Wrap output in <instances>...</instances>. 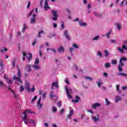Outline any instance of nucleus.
Segmentation results:
<instances>
[{"label": "nucleus", "instance_id": "obj_1", "mask_svg": "<svg viewBox=\"0 0 127 127\" xmlns=\"http://www.w3.org/2000/svg\"><path fill=\"white\" fill-rule=\"evenodd\" d=\"M52 13L53 16L52 18V20L57 21V20H58V13L57 12V11L54 10H52Z\"/></svg>", "mask_w": 127, "mask_h": 127}, {"label": "nucleus", "instance_id": "obj_2", "mask_svg": "<svg viewBox=\"0 0 127 127\" xmlns=\"http://www.w3.org/2000/svg\"><path fill=\"white\" fill-rule=\"evenodd\" d=\"M65 89L66 92V96L68 98V99H72L73 97H72V96H71V92H72V89L68 88V87L65 86Z\"/></svg>", "mask_w": 127, "mask_h": 127}, {"label": "nucleus", "instance_id": "obj_3", "mask_svg": "<svg viewBox=\"0 0 127 127\" xmlns=\"http://www.w3.org/2000/svg\"><path fill=\"white\" fill-rule=\"evenodd\" d=\"M32 16L33 18L30 19V23L32 24H34L36 21V19L35 18V17H36V15H35V14H33Z\"/></svg>", "mask_w": 127, "mask_h": 127}, {"label": "nucleus", "instance_id": "obj_4", "mask_svg": "<svg viewBox=\"0 0 127 127\" xmlns=\"http://www.w3.org/2000/svg\"><path fill=\"white\" fill-rule=\"evenodd\" d=\"M25 70L26 71V72H27V73L31 72V67L30 66V64H27L25 65Z\"/></svg>", "mask_w": 127, "mask_h": 127}, {"label": "nucleus", "instance_id": "obj_5", "mask_svg": "<svg viewBox=\"0 0 127 127\" xmlns=\"http://www.w3.org/2000/svg\"><path fill=\"white\" fill-rule=\"evenodd\" d=\"M64 35L67 40H71V37L68 35V30H65L64 31Z\"/></svg>", "mask_w": 127, "mask_h": 127}, {"label": "nucleus", "instance_id": "obj_6", "mask_svg": "<svg viewBox=\"0 0 127 127\" xmlns=\"http://www.w3.org/2000/svg\"><path fill=\"white\" fill-rule=\"evenodd\" d=\"M45 5H44V8L45 10H48V9H50L51 7L48 6V0H45Z\"/></svg>", "mask_w": 127, "mask_h": 127}, {"label": "nucleus", "instance_id": "obj_7", "mask_svg": "<svg viewBox=\"0 0 127 127\" xmlns=\"http://www.w3.org/2000/svg\"><path fill=\"white\" fill-rule=\"evenodd\" d=\"M23 118V121L24 122L25 125H27V124H29L30 120H28L27 119V116L26 115H24V117Z\"/></svg>", "mask_w": 127, "mask_h": 127}, {"label": "nucleus", "instance_id": "obj_8", "mask_svg": "<svg viewBox=\"0 0 127 127\" xmlns=\"http://www.w3.org/2000/svg\"><path fill=\"white\" fill-rule=\"evenodd\" d=\"M26 58L29 62L31 61L33 58L32 54L31 53H28L26 55Z\"/></svg>", "mask_w": 127, "mask_h": 127}, {"label": "nucleus", "instance_id": "obj_9", "mask_svg": "<svg viewBox=\"0 0 127 127\" xmlns=\"http://www.w3.org/2000/svg\"><path fill=\"white\" fill-rule=\"evenodd\" d=\"M27 113H29L30 114H33V111H32L29 109H26L23 113V116H27Z\"/></svg>", "mask_w": 127, "mask_h": 127}, {"label": "nucleus", "instance_id": "obj_10", "mask_svg": "<svg viewBox=\"0 0 127 127\" xmlns=\"http://www.w3.org/2000/svg\"><path fill=\"white\" fill-rule=\"evenodd\" d=\"M58 51L60 53H64V52L65 51V49H64V48L63 46H61L58 49Z\"/></svg>", "mask_w": 127, "mask_h": 127}, {"label": "nucleus", "instance_id": "obj_11", "mask_svg": "<svg viewBox=\"0 0 127 127\" xmlns=\"http://www.w3.org/2000/svg\"><path fill=\"white\" fill-rule=\"evenodd\" d=\"M125 65V64H120L118 65V70L119 72H123V68H122V67L124 66Z\"/></svg>", "mask_w": 127, "mask_h": 127}, {"label": "nucleus", "instance_id": "obj_12", "mask_svg": "<svg viewBox=\"0 0 127 127\" xmlns=\"http://www.w3.org/2000/svg\"><path fill=\"white\" fill-rule=\"evenodd\" d=\"M91 119L92 121H94V123H97L98 121H100V119L99 118V116H98V117L91 116Z\"/></svg>", "mask_w": 127, "mask_h": 127}, {"label": "nucleus", "instance_id": "obj_13", "mask_svg": "<svg viewBox=\"0 0 127 127\" xmlns=\"http://www.w3.org/2000/svg\"><path fill=\"white\" fill-rule=\"evenodd\" d=\"M69 114L67 116V119L69 120H71V117H72V115H74V110H71L70 111Z\"/></svg>", "mask_w": 127, "mask_h": 127}, {"label": "nucleus", "instance_id": "obj_14", "mask_svg": "<svg viewBox=\"0 0 127 127\" xmlns=\"http://www.w3.org/2000/svg\"><path fill=\"white\" fill-rule=\"evenodd\" d=\"M127 59L126 57H123L122 58L120 59L119 63L120 64H125L123 63V61H127Z\"/></svg>", "mask_w": 127, "mask_h": 127}, {"label": "nucleus", "instance_id": "obj_15", "mask_svg": "<svg viewBox=\"0 0 127 127\" xmlns=\"http://www.w3.org/2000/svg\"><path fill=\"white\" fill-rule=\"evenodd\" d=\"M97 107H101V104L100 103H96L92 106V108H93V109H95V110H96Z\"/></svg>", "mask_w": 127, "mask_h": 127}, {"label": "nucleus", "instance_id": "obj_16", "mask_svg": "<svg viewBox=\"0 0 127 127\" xmlns=\"http://www.w3.org/2000/svg\"><path fill=\"white\" fill-rule=\"evenodd\" d=\"M32 67L36 70H39V69H40V66L39 65H32Z\"/></svg>", "mask_w": 127, "mask_h": 127}, {"label": "nucleus", "instance_id": "obj_17", "mask_svg": "<svg viewBox=\"0 0 127 127\" xmlns=\"http://www.w3.org/2000/svg\"><path fill=\"white\" fill-rule=\"evenodd\" d=\"M13 79L14 80H17L18 82H19V83H21V84H22V81H21V79H20V78L14 76Z\"/></svg>", "mask_w": 127, "mask_h": 127}, {"label": "nucleus", "instance_id": "obj_18", "mask_svg": "<svg viewBox=\"0 0 127 127\" xmlns=\"http://www.w3.org/2000/svg\"><path fill=\"white\" fill-rule=\"evenodd\" d=\"M17 68L18 69V72L17 74V76L18 77H19L20 78H21V73L20 72V69H19V67H18V66H17Z\"/></svg>", "mask_w": 127, "mask_h": 127}, {"label": "nucleus", "instance_id": "obj_19", "mask_svg": "<svg viewBox=\"0 0 127 127\" xmlns=\"http://www.w3.org/2000/svg\"><path fill=\"white\" fill-rule=\"evenodd\" d=\"M27 85H28L27 86L25 87V89L27 92H30V88H29V83L27 82Z\"/></svg>", "mask_w": 127, "mask_h": 127}, {"label": "nucleus", "instance_id": "obj_20", "mask_svg": "<svg viewBox=\"0 0 127 127\" xmlns=\"http://www.w3.org/2000/svg\"><path fill=\"white\" fill-rule=\"evenodd\" d=\"M0 66L1 67V70H3V62H2L1 59L0 60Z\"/></svg>", "mask_w": 127, "mask_h": 127}, {"label": "nucleus", "instance_id": "obj_21", "mask_svg": "<svg viewBox=\"0 0 127 127\" xmlns=\"http://www.w3.org/2000/svg\"><path fill=\"white\" fill-rule=\"evenodd\" d=\"M110 55V53H109V51L105 50L104 51V56L105 57H108Z\"/></svg>", "mask_w": 127, "mask_h": 127}, {"label": "nucleus", "instance_id": "obj_22", "mask_svg": "<svg viewBox=\"0 0 127 127\" xmlns=\"http://www.w3.org/2000/svg\"><path fill=\"white\" fill-rule=\"evenodd\" d=\"M118 75L119 76H122V77H127V74L126 73H122V72H119L118 73Z\"/></svg>", "mask_w": 127, "mask_h": 127}, {"label": "nucleus", "instance_id": "obj_23", "mask_svg": "<svg viewBox=\"0 0 127 127\" xmlns=\"http://www.w3.org/2000/svg\"><path fill=\"white\" fill-rule=\"evenodd\" d=\"M41 34H44V31L41 30L40 31L38 34V37H41Z\"/></svg>", "mask_w": 127, "mask_h": 127}, {"label": "nucleus", "instance_id": "obj_24", "mask_svg": "<svg viewBox=\"0 0 127 127\" xmlns=\"http://www.w3.org/2000/svg\"><path fill=\"white\" fill-rule=\"evenodd\" d=\"M56 96L55 95V94L53 95V91H52L50 94V97L51 98V99H53V98Z\"/></svg>", "mask_w": 127, "mask_h": 127}, {"label": "nucleus", "instance_id": "obj_25", "mask_svg": "<svg viewBox=\"0 0 127 127\" xmlns=\"http://www.w3.org/2000/svg\"><path fill=\"white\" fill-rule=\"evenodd\" d=\"M116 26L118 30H121L122 29V26L119 23H116Z\"/></svg>", "mask_w": 127, "mask_h": 127}, {"label": "nucleus", "instance_id": "obj_26", "mask_svg": "<svg viewBox=\"0 0 127 127\" xmlns=\"http://www.w3.org/2000/svg\"><path fill=\"white\" fill-rule=\"evenodd\" d=\"M0 86L2 88H3V87H6V85H5L4 83H3V82H2V81H0Z\"/></svg>", "mask_w": 127, "mask_h": 127}, {"label": "nucleus", "instance_id": "obj_27", "mask_svg": "<svg viewBox=\"0 0 127 127\" xmlns=\"http://www.w3.org/2000/svg\"><path fill=\"white\" fill-rule=\"evenodd\" d=\"M111 63L113 65H117V64H118V62L117 61V60H114L112 61Z\"/></svg>", "mask_w": 127, "mask_h": 127}, {"label": "nucleus", "instance_id": "obj_28", "mask_svg": "<svg viewBox=\"0 0 127 127\" xmlns=\"http://www.w3.org/2000/svg\"><path fill=\"white\" fill-rule=\"evenodd\" d=\"M97 55H98V56H99L100 58L103 57V54L100 51L97 52Z\"/></svg>", "mask_w": 127, "mask_h": 127}, {"label": "nucleus", "instance_id": "obj_29", "mask_svg": "<svg viewBox=\"0 0 127 127\" xmlns=\"http://www.w3.org/2000/svg\"><path fill=\"white\" fill-rule=\"evenodd\" d=\"M34 64H35V65H37V64H39V59L38 58L36 59L34 62Z\"/></svg>", "mask_w": 127, "mask_h": 127}, {"label": "nucleus", "instance_id": "obj_30", "mask_svg": "<svg viewBox=\"0 0 127 127\" xmlns=\"http://www.w3.org/2000/svg\"><path fill=\"white\" fill-rule=\"evenodd\" d=\"M118 50H119V51H120L121 53H125V51H124L123 49H122V48H121L120 47H118L117 48Z\"/></svg>", "mask_w": 127, "mask_h": 127}, {"label": "nucleus", "instance_id": "obj_31", "mask_svg": "<svg viewBox=\"0 0 127 127\" xmlns=\"http://www.w3.org/2000/svg\"><path fill=\"white\" fill-rule=\"evenodd\" d=\"M112 32V30H110L108 33L106 34V36L108 38H110V35Z\"/></svg>", "mask_w": 127, "mask_h": 127}, {"label": "nucleus", "instance_id": "obj_32", "mask_svg": "<svg viewBox=\"0 0 127 127\" xmlns=\"http://www.w3.org/2000/svg\"><path fill=\"white\" fill-rule=\"evenodd\" d=\"M52 111L53 113H56V112H57V108H56L55 106H54L52 107Z\"/></svg>", "mask_w": 127, "mask_h": 127}, {"label": "nucleus", "instance_id": "obj_33", "mask_svg": "<svg viewBox=\"0 0 127 127\" xmlns=\"http://www.w3.org/2000/svg\"><path fill=\"white\" fill-rule=\"evenodd\" d=\"M37 99V96H35L34 97V98H32V100H31V103L32 104H33V102H34V101H35Z\"/></svg>", "mask_w": 127, "mask_h": 127}, {"label": "nucleus", "instance_id": "obj_34", "mask_svg": "<svg viewBox=\"0 0 127 127\" xmlns=\"http://www.w3.org/2000/svg\"><path fill=\"white\" fill-rule=\"evenodd\" d=\"M53 84L54 86H55L56 88H58H58H59V85H58V83L54 82Z\"/></svg>", "mask_w": 127, "mask_h": 127}, {"label": "nucleus", "instance_id": "obj_35", "mask_svg": "<svg viewBox=\"0 0 127 127\" xmlns=\"http://www.w3.org/2000/svg\"><path fill=\"white\" fill-rule=\"evenodd\" d=\"M6 88L8 89L9 91H10L11 93H13V94H14V91L12 90H11V88H10V87L9 86H6Z\"/></svg>", "mask_w": 127, "mask_h": 127}, {"label": "nucleus", "instance_id": "obj_36", "mask_svg": "<svg viewBox=\"0 0 127 127\" xmlns=\"http://www.w3.org/2000/svg\"><path fill=\"white\" fill-rule=\"evenodd\" d=\"M14 67H15V60L12 62V68H14Z\"/></svg>", "mask_w": 127, "mask_h": 127}, {"label": "nucleus", "instance_id": "obj_37", "mask_svg": "<svg viewBox=\"0 0 127 127\" xmlns=\"http://www.w3.org/2000/svg\"><path fill=\"white\" fill-rule=\"evenodd\" d=\"M13 95H14V97L16 100H18V95L15 94V92L14 91V93H13Z\"/></svg>", "mask_w": 127, "mask_h": 127}, {"label": "nucleus", "instance_id": "obj_38", "mask_svg": "<svg viewBox=\"0 0 127 127\" xmlns=\"http://www.w3.org/2000/svg\"><path fill=\"white\" fill-rule=\"evenodd\" d=\"M111 64L109 63H106L105 64V66L106 68H109V67H110Z\"/></svg>", "mask_w": 127, "mask_h": 127}, {"label": "nucleus", "instance_id": "obj_39", "mask_svg": "<svg viewBox=\"0 0 127 127\" xmlns=\"http://www.w3.org/2000/svg\"><path fill=\"white\" fill-rule=\"evenodd\" d=\"M19 91L20 92H23V91H24V88L23 87V86H20Z\"/></svg>", "mask_w": 127, "mask_h": 127}, {"label": "nucleus", "instance_id": "obj_40", "mask_svg": "<svg viewBox=\"0 0 127 127\" xmlns=\"http://www.w3.org/2000/svg\"><path fill=\"white\" fill-rule=\"evenodd\" d=\"M99 38H100V36H97L93 38V41H95V40H98V39H99Z\"/></svg>", "mask_w": 127, "mask_h": 127}, {"label": "nucleus", "instance_id": "obj_41", "mask_svg": "<svg viewBox=\"0 0 127 127\" xmlns=\"http://www.w3.org/2000/svg\"><path fill=\"white\" fill-rule=\"evenodd\" d=\"M85 79H86V80H87L88 79V80H89V81H92V80H93L92 77H90V76H86L85 77Z\"/></svg>", "mask_w": 127, "mask_h": 127}, {"label": "nucleus", "instance_id": "obj_42", "mask_svg": "<svg viewBox=\"0 0 127 127\" xmlns=\"http://www.w3.org/2000/svg\"><path fill=\"white\" fill-rule=\"evenodd\" d=\"M94 15L95 16H97L98 17H99L100 16H102V14H98L96 12H94Z\"/></svg>", "mask_w": 127, "mask_h": 127}, {"label": "nucleus", "instance_id": "obj_43", "mask_svg": "<svg viewBox=\"0 0 127 127\" xmlns=\"http://www.w3.org/2000/svg\"><path fill=\"white\" fill-rule=\"evenodd\" d=\"M105 101L106 103V105L109 106L110 105V101H109V100H108V99L107 98H105Z\"/></svg>", "mask_w": 127, "mask_h": 127}, {"label": "nucleus", "instance_id": "obj_44", "mask_svg": "<svg viewBox=\"0 0 127 127\" xmlns=\"http://www.w3.org/2000/svg\"><path fill=\"white\" fill-rule=\"evenodd\" d=\"M64 112H65V109L63 108L60 110V113H61L62 115H63V113H64Z\"/></svg>", "mask_w": 127, "mask_h": 127}, {"label": "nucleus", "instance_id": "obj_45", "mask_svg": "<svg viewBox=\"0 0 127 127\" xmlns=\"http://www.w3.org/2000/svg\"><path fill=\"white\" fill-rule=\"evenodd\" d=\"M80 25L81 26H87V24H86V23H84V22H83V23H80Z\"/></svg>", "mask_w": 127, "mask_h": 127}, {"label": "nucleus", "instance_id": "obj_46", "mask_svg": "<svg viewBox=\"0 0 127 127\" xmlns=\"http://www.w3.org/2000/svg\"><path fill=\"white\" fill-rule=\"evenodd\" d=\"M35 91V87L33 86L31 89H30V92L33 93Z\"/></svg>", "mask_w": 127, "mask_h": 127}, {"label": "nucleus", "instance_id": "obj_47", "mask_svg": "<svg viewBox=\"0 0 127 127\" xmlns=\"http://www.w3.org/2000/svg\"><path fill=\"white\" fill-rule=\"evenodd\" d=\"M119 101H121V98L119 96H117L116 101L118 102Z\"/></svg>", "mask_w": 127, "mask_h": 127}, {"label": "nucleus", "instance_id": "obj_48", "mask_svg": "<svg viewBox=\"0 0 127 127\" xmlns=\"http://www.w3.org/2000/svg\"><path fill=\"white\" fill-rule=\"evenodd\" d=\"M37 41V39H35V40L34 41V42L32 43L33 46H34L35 44H36V41Z\"/></svg>", "mask_w": 127, "mask_h": 127}, {"label": "nucleus", "instance_id": "obj_49", "mask_svg": "<svg viewBox=\"0 0 127 127\" xmlns=\"http://www.w3.org/2000/svg\"><path fill=\"white\" fill-rule=\"evenodd\" d=\"M29 123H31L32 124H33V125H35V121L32 119L30 120Z\"/></svg>", "mask_w": 127, "mask_h": 127}, {"label": "nucleus", "instance_id": "obj_50", "mask_svg": "<svg viewBox=\"0 0 127 127\" xmlns=\"http://www.w3.org/2000/svg\"><path fill=\"white\" fill-rule=\"evenodd\" d=\"M73 47H74V48H76V49L79 48V47L76 44H73Z\"/></svg>", "mask_w": 127, "mask_h": 127}, {"label": "nucleus", "instance_id": "obj_51", "mask_svg": "<svg viewBox=\"0 0 127 127\" xmlns=\"http://www.w3.org/2000/svg\"><path fill=\"white\" fill-rule=\"evenodd\" d=\"M58 107L60 108V107H61L62 105V103H61V101H59V102H58Z\"/></svg>", "mask_w": 127, "mask_h": 127}, {"label": "nucleus", "instance_id": "obj_52", "mask_svg": "<svg viewBox=\"0 0 127 127\" xmlns=\"http://www.w3.org/2000/svg\"><path fill=\"white\" fill-rule=\"evenodd\" d=\"M72 103H74L75 104H76V103H78V102H79V100H72Z\"/></svg>", "mask_w": 127, "mask_h": 127}, {"label": "nucleus", "instance_id": "obj_53", "mask_svg": "<svg viewBox=\"0 0 127 127\" xmlns=\"http://www.w3.org/2000/svg\"><path fill=\"white\" fill-rule=\"evenodd\" d=\"M65 83H66V84H67L68 85H69V84H70V83L69 82V80L68 79H66L64 80Z\"/></svg>", "mask_w": 127, "mask_h": 127}, {"label": "nucleus", "instance_id": "obj_54", "mask_svg": "<svg viewBox=\"0 0 127 127\" xmlns=\"http://www.w3.org/2000/svg\"><path fill=\"white\" fill-rule=\"evenodd\" d=\"M97 85H98V86L99 87H101V85H103V83L102 82H97Z\"/></svg>", "mask_w": 127, "mask_h": 127}, {"label": "nucleus", "instance_id": "obj_55", "mask_svg": "<svg viewBox=\"0 0 127 127\" xmlns=\"http://www.w3.org/2000/svg\"><path fill=\"white\" fill-rule=\"evenodd\" d=\"M61 27L62 29H64V28H65V26H64V23H63V22H62Z\"/></svg>", "mask_w": 127, "mask_h": 127}, {"label": "nucleus", "instance_id": "obj_56", "mask_svg": "<svg viewBox=\"0 0 127 127\" xmlns=\"http://www.w3.org/2000/svg\"><path fill=\"white\" fill-rule=\"evenodd\" d=\"M6 80L8 82L12 83V81H11V80H10V79L8 78V77L6 78Z\"/></svg>", "mask_w": 127, "mask_h": 127}, {"label": "nucleus", "instance_id": "obj_57", "mask_svg": "<svg viewBox=\"0 0 127 127\" xmlns=\"http://www.w3.org/2000/svg\"><path fill=\"white\" fill-rule=\"evenodd\" d=\"M75 99L76 100H77L78 101H80V100H81V98H80V97H79L78 96H75Z\"/></svg>", "mask_w": 127, "mask_h": 127}, {"label": "nucleus", "instance_id": "obj_58", "mask_svg": "<svg viewBox=\"0 0 127 127\" xmlns=\"http://www.w3.org/2000/svg\"><path fill=\"white\" fill-rule=\"evenodd\" d=\"M40 102H41V97H40L38 101V105H40Z\"/></svg>", "mask_w": 127, "mask_h": 127}, {"label": "nucleus", "instance_id": "obj_59", "mask_svg": "<svg viewBox=\"0 0 127 127\" xmlns=\"http://www.w3.org/2000/svg\"><path fill=\"white\" fill-rule=\"evenodd\" d=\"M40 102H41V97H40L38 101V105H40Z\"/></svg>", "mask_w": 127, "mask_h": 127}, {"label": "nucleus", "instance_id": "obj_60", "mask_svg": "<svg viewBox=\"0 0 127 127\" xmlns=\"http://www.w3.org/2000/svg\"><path fill=\"white\" fill-rule=\"evenodd\" d=\"M42 97H43V99H45V98H46V93L43 94Z\"/></svg>", "mask_w": 127, "mask_h": 127}, {"label": "nucleus", "instance_id": "obj_61", "mask_svg": "<svg viewBox=\"0 0 127 127\" xmlns=\"http://www.w3.org/2000/svg\"><path fill=\"white\" fill-rule=\"evenodd\" d=\"M55 36V34H51L49 36V38H52V37H53V36Z\"/></svg>", "mask_w": 127, "mask_h": 127}, {"label": "nucleus", "instance_id": "obj_62", "mask_svg": "<svg viewBox=\"0 0 127 127\" xmlns=\"http://www.w3.org/2000/svg\"><path fill=\"white\" fill-rule=\"evenodd\" d=\"M56 27H57V24L54 23H53V28H56Z\"/></svg>", "mask_w": 127, "mask_h": 127}, {"label": "nucleus", "instance_id": "obj_63", "mask_svg": "<svg viewBox=\"0 0 127 127\" xmlns=\"http://www.w3.org/2000/svg\"><path fill=\"white\" fill-rule=\"evenodd\" d=\"M103 76L104 77H108V73L105 72L104 74H103Z\"/></svg>", "mask_w": 127, "mask_h": 127}, {"label": "nucleus", "instance_id": "obj_64", "mask_svg": "<svg viewBox=\"0 0 127 127\" xmlns=\"http://www.w3.org/2000/svg\"><path fill=\"white\" fill-rule=\"evenodd\" d=\"M73 22H75V21H79V18H76L75 19L73 20Z\"/></svg>", "mask_w": 127, "mask_h": 127}]
</instances>
